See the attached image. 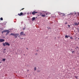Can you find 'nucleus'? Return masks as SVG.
<instances>
[{
	"label": "nucleus",
	"instance_id": "obj_1",
	"mask_svg": "<svg viewBox=\"0 0 79 79\" xmlns=\"http://www.w3.org/2000/svg\"><path fill=\"white\" fill-rule=\"evenodd\" d=\"M19 33H11L10 34V35H13L15 38H17L19 35Z\"/></svg>",
	"mask_w": 79,
	"mask_h": 79
},
{
	"label": "nucleus",
	"instance_id": "obj_2",
	"mask_svg": "<svg viewBox=\"0 0 79 79\" xmlns=\"http://www.w3.org/2000/svg\"><path fill=\"white\" fill-rule=\"evenodd\" d=\"M3 46H4V47L6 45H8V46H10V44H9V43L7 42H5L4 43H3Z\"/></svg>",
	"mask_w": 79,
	"mask_h": 79
},
{
	"label": "nucleus",
	"instance_id": "obj_3",
	"mask_svg": "<svg viewBox=\"0 0 79 79\" xmlns=\"http://www.w3.org/2000/svg\"><path fill=\"white\" fill-rule=\"evenodd\" d=\"M20 35H23V36H26V35L23 32H21L20 33Z\"/></svg>",
	"mask_w": 79,
	"mask_h": 79
},
{
	"label": "nucleus",
	"instance_id": "obj_4",
	"mask_svg": "<svg viewBox=\"0 0 79 79\" xmlns=\"http://www.w3.org/2000/svg\"><path fill=\"white\" fill-rule=\"evenodd\" d=\"M36 13H38V12H35V11H34L32 13V14L33 15H35V14H36Z\"/></svg>",
	"mask_w": 79,
	"mask_h": 79
},
{
	"label": "nucleus",
	"instance_id": "obj_5",
	"mask_svg": "<svg viewBox=\"0 0 79 79\" xmlns=\"http://www.w3.org/2000/svg\"><path fill=\"white\" fill-rule=\"evenodd\" d=\"M18 15L20 16H23V15H24L23 14V13L22 12H21V13H20V14H19V13L18 14Z\"/></svg>",
	"mask_w": 79,
	"mask_h": 79
},
{
	"label": "nucleus",
	"instance_id": "obj_6",
	"mask_svg": "<svg viewBox=\"0 0 79 79\" xmlns=\"http://www.w3.org/2000/svg\"><path fill=\"white\" fill-rule=\"evenodd\" d=\"M5 41V40L3 39H0V42H4Z\"/></svg>",
	"mask_w": 79,
	"mask_h": 79
},
{
	"label": "nucleus",
	"instance_id": "obj_7",
	"mask_svg": "<svg viewBox=\"0 0 79 79\" xmlns=\"http://www.w3.org/2000/svg\"><path fill=\"white\" fill-rule=\"evenodd\" d=\"M74 25H75L76 26V25L77 26H78L79 24V22H78V23H74Z\"/></svg>",
	"mask_w": 79,
	"mask_h": 79
},
{
	"label": "nucleus",
	"instance_id": "obj_8",
	"mask_svg": "<svg viewBox=\"0 0 79 79\" xmlns=\"http://www.w3.org/2000/svg\"><path fill=\"white\" fill-rule=\"evenodd\" d=\"M9 31H8V30H5L3 31L4 32H9Z\"/></svg>",
	"mask_w": 79,
	"mask_h": 79
},
{
	"label": "nucleus",
	"instance_id": "obj_9",
	"mask_svg": "<svg viewBox=\"0 0 79 79\" xmlns=\"http://www.w3.org/2000/svg\"><path fill=\"white\" fill-rule=\"evenodd\" d=\"M35 20V17H33L32 19V21H34Z\"/></svg>",
	"mask_w": 79,
	"mask_h": 79
},
{
	"label": "nucleus",
	"instance_id": "obj_10",
	"mask_svg": "<svg viewBox=\"0 0 79 79\" xmlns=\"http://www.w3.org/2000/svg\"><path fill=\"white\" fill-rule=\"evenodd\" d=\"M41 16H42V17H45V15L42 14Z\"/></svg>",
	"mask_w": 79,
	"mask_h": 79
},
{
	"label": "nucleus",
	"instance_id": "obj_11",
	"mask_svg": "<svg viewBox=\"0 0 79 79\" xmlns=\"http://www.w3.org/2000/svg\"><path fill=\"white\" fill-rule=\"evenodd\" d=\"M60 15H62V16H64V15H65V14L62 13H60Z\"/></svg>",
	"mask_w": 79,
	"mask_h": 79
},
{
	"label": "nucleus",
	"instance_id": "obj_12",
	"mask_svg": "<svg viewBox=\"0 0 79 79\" xmlns=\"http://www.w3.org/2000/svg\"><path fill=\"white\" fill-rule=\"evenodd\" d=\"M7 32V33H6V35H8L9 34V32H10V31H9Z\"/></svg>",
	"mask_w": 79,
	"mask_h": 79
},
{
	"label": "nucleus",
	"instance_id": "obj_13",
	"mask_svg": "<svg viewBox=\"0 0 79 79\" xmlns=\"http://www.w3.org/2000/svg\"><path fill=\"white\" fill-rule=\"evenodd\" d=\"M47 28H48V30H49V29H51V28L50 27H47Z\"/></svg>",
	"mask_w": 79,
	"mask_h": 79
},
{
	"label": "nucleus",
	"instance_id": "obj_14",
	"mask_svg": "<svg viewBox=\"0 0 79 79\" xmlns=\"http://www.w3.org/2000/svg\"><path fill=\"white\" fill-rule=\"evenodd\" d=\"M65 38H68V37H69V36H67V35H66L65 36Z\"/></svg>",
	"mask_w": 79,
	"mask_h": 79
},
{
	"label": "nucleus",
	"instance_id": "obj_15",
	"mask_svg": "<svg viewBox=\"0 0 79 79\" xmlns=\"http://www.w3.org/2000/svg\"><path fill=\"white\" fill-rule=\"evenodd\" d=\"M2 61H5V59H2Z\"/></svg>",
	"mask_w": 79,
	"mask_h": 79
},
{
	"label": "nucleus",
	"instance_id": "obj_16",
	"mask_svg": "<svg viewBox=\"0 0 79 79\" xmlns=\"http://www.w3.org/2000/svg\"><path fill=\"white\" fill-rule=\"evenodd\" d=\"M73 54H74V53H75V52H74V51H73L72 52Z\"/></svg>",
	"mask_w": 79,
	"mask_h": 79
},
{
	"label": "nucleus",
	"instance_id": "obj_17",
	"mask_svg": "<svg viewBox=\"0 0 79 79\" xmlns=\"http://www.w3.org/2000/svg\"><path fill=\"white\" fill-rule=\"evenodd\" d=\"M0 20H1V21H3V18H0Z\"/></svg>",
	"mask_w": 79,
	"mask_h": 79
},
{
	"label": "nucleus",
	"instance_id": "obj_18",
	"mask_svg": "<svg viewBox=\"0 0 79 79\" xmlns=\"http://www.w3.org/2000/svg\"><path fill=\"white\" fill-rule=\"evenodd\" d=\"M75 78L77 79V77H78L77 76H75Z\"/></svg>",
	"mask_w": 79,
	"mask_h": 79
},
{
	"label": "nucleus",
	"instance_id": "obj_19",
	"mask_svg": "<svg viewBox=\"0 0 79 79\" xmlns=\"http://www.w3.org/2000/svg\"><path fill=\"white\" fill-rule=\"evenodd\" d=\"M36 67H35L34 68V69L35 71V70H36Z\"/></svg>",
	"mask_w": 79,
	"mask_h": 79
},
{
	"label": "nucleus",
	"instance_id": "obj_20",
	"mask_svg": "<svg viewBox=\"0 0 79 79\" xmlns=\"http://www.w3.org/2000/svg\"><path fill=\"white\" fill-rule=\"evenodd\" d=\"M78 31V33H79V28H77Z\"/></svg>",
	"mask_w": 79,
	"mask_h": 79
},
{
	"label": "nucleus",
	"instance_id": "obj_21",
	"mask_svg": "<svg viewBox=\"0 0 79 79\" xmlns=\"http://www.w3.org/2000/svg\"><path fill=\"white\" fill-rule=\"evenodd\" d=\"M48 15V13H46V15Z\"/></svg>",
	"mask_w": 79,
	"mask_h": 79
},
{
	"label": "nucleus",
	"instance_id": "obj_22",
	"mask_svg": "<svg viewBox=\"0 0 79 79\" xmlns=\"http://www.w3.org/2000/svg\"><path fill=\"white\" fill-rule=\"evenodd\" d=\"M68 26L69 27V28L70 27V25H68Z\"/></svg>",
	"mask_w": 79,
	"mask_h": 79
},
{
	"label": "nucleus",
	"instance_id": "obj_23",
	"mask_svg": "<svg viewBox=\"0 0 79 79\" xmlns=\"http://www.w3.org/2000/svg\"><path fill=\"white\" fill-rule=\"evenodd\" d=\"M70 39H73V37H70Z\"/></svg>",
	"mask_w": 79,
	"mask_h": 79
},
{
	"label": "nucleus",
	"instance_id": "obj_24",
	"mask_svg": "<svg viewBox=\"0 0 79 79\" xmlns=\"http://www.w3.org/2000/svg\"><path fill=\"white\" fill-rule=\"evenodd\" d=\"M68 24V23L67 22H65V24Z\"/></svg>",
	"mask_w": 79,
	"mask_h": 79
},
{
	"label": "nucleus",
	"instance_id": "obj_25",
	"mask_svg": "<svg viewBox=\"0 0 79 79\" xmlns=\"http://www.w3.org/2000/svg\"><path fill=\"white\" fill-rule=\"evenodd\" d=\"M37 72H40V70H38L37 71Z\"/></svg>",
	"mask_w": 79,
	"mask_h": 79
},
{
	"label": "nucleus",
	"instance_id": "obj_26",
	"mask_svg": "<svg viewBox=\"0 0 79 79\" xmlns=\"http://www.w3.org/2000/svg\"><path fill=\"white\" fill-rule=\"evenodd\" d=\"M24 8H23L21 10H24Z\"/></svg>",
	"mask_w": 79,
	"mask_h": 79
},
{
	"label": "nucleus",
	"instance_id": "obj_27",
	"mask_svg": "<svg viewBox=\"0 0 79 79\" xmlns=\"http://www.w3.org/2000/svg\"><path fill=\"white\" fill-rule=\"evenodd\" d=\"M23 30H25V28H23Z\"/></svg>",
	"mask_w": 79,
	"mask_h": 79
},
{
	"label": "nucleus",
	"instance_id": "obj_28",
	"mask_svg": "<svg viewBox=\"0 0 79 79\" xmlns=\"http://www.w3.org/2000/svg\"><path fill=\"white\" fill-rule=\"evenodd\" d=\"M20 39H23V38H20Z\"/></svg>",
	"mask_w": 79,
	"mask_h": 79
},
{
	"label": "nucleus",
	"instance_id": "obj_29",
	"mask_svg": "<svg viewBox=\"0 0 79 79\" xmlns=\"http://www.w3.org/2000/svg\"><path fill=\"white\" fill-rule=\"evenodd\" d=\"M3 32H3V31H2V34H3Z\"/></svg>",
	"mask_w": 79,
	"mask_h": 79
},
{
	"label": "nucleus",
	"instance_id": "obj_30",
	"mask_svg": "<svg viewBox=\"0 0 79 79\" xmlns=\"http://www.w3.org/2000/svg\"><path fill=\"white\" fill-rule=\"evenodd\" d=\"M4 50H6V49H4Z\"/></svg>",
	"mask_w": 79,
	"mask_h": 79
},
{
	"label": "nucleus",
	"instance_id": "obj_31",
	"mask_svg": "<svg viewBox=\"0 0 79 79\" xmlns=\"http://www.w3.org/2000/svg\"><path fill=\"white\" fill-rule=\"evenodd\" d=\"M71 50H73V49H71Z\"/></svg>",
	"mask_w": 79,
	"mask_h": 79
},
{
	"label": "nucleus",
	"instance_id": "obj_32",
	"mask_svg": "<svg viewBox=\"0 0 79 79\" xmlns=\"http://www.w3.org/2000/svg\"><path fill=\"white\" fill-rule=\"evenodd\" d=\"M77 47V48H78V47Z\"/></svg>",
	"mask_w": 79,
	"mask_h": 79
},
{
	"label": "nucleus",
	"instance_id": "obj_33",
	"mask_svg": "<svg viewBox=\"0 0 79 79\" xmlns=\"http://www.w3.org/2000/svg\"><path fill=\"white\" fill-rule=\"evenodd\" d=\"M27 48V50H28V48Z\"/></svg>",
	"mask_w": 79,
	"mask_h": 79
},
{
	"label": "nucleus",
	"instance_id": "obj_34",
	"mask_svg": "<svg viewBox=\"0 0 79 79\" xmlns=\"http://www.w3.org/2000/svg\"><path fill=\"white\" fill-rule=\"evenodd\" d=\"M27 71H29V70H28H28H27Z\"/></svg>",
	"mask_w": 79,
	"mask_h": 79
},
{
	"label": "nucleus",
	"instance_id": "obj_35",
	"mask_svg": "<svg viewBox=\"0 0 79 79\" xmlns=\"http://www.w3.org/2000/svg\"><path fill=\"white\" fill-rule=\"evenodd\" d=\"M69 36V37H70L69 36H69Z\"/></svg>",
	"mask_w": 79,
	"mask_h": 79
},
{
	"label": "nucleus",
	"instance_id": "obj_36",
	"mask_svg": "<svg viewBox=\"0 0 79 79\" xmlns=\"http://www.w3.org/2000/svg\"><path fill=\"white\" fill-rule=\"evenodd\" d=\"M30 14L31 15V13L30 12Z\"/></svg>",
	"mask_w": 79,
	"mask_h": 79
},
{
	"label": "nucleus",
	"instance_id": "obj_37",
	"mask_svg": "<svg viewBox=\"0 0 79 79\" xmlns=\"http://www.w3.org/2000/svg\"><path fill=\"white\" fill-rule=\"evenodd\" d=\"M18 37H20L19 36Z\"/></svg>",
	"mask_w": 79,
	"mask_h": 79
},
{
	"label": "nucleus",
	"instance_id": "obj_38",
	"mask_svg": "<svg viewBox=\"0 0 79 79\" xmlns=\"http://www.w3.org/2000/svg\"><path fill=\"white\" fill-rule=\"evenodd\" d=\"M78 39L79 40V38H78Z\"/></svg>",
	"mask_w": 79,
	"mask_h": 79
},
{
	"label": "nucleus",
	"instance_id": "obj_39",
	"mask_svg": "<svg viewBox=\"0 0 79 79\" xmlns=\"http://www.w3.org/2000/svg\"><path fill=\"white\" fill-rule=\"evenodd\" d=\"M24 56L25 55V54H24Z\"/></svg>",
	"mask_w": 79,
	"mask_h": 79
},
{
	"label": "nucleus",
	"instance_id": "obj_40",
	"mask_svg": "<svg viewBox=\"0 0 79 79\" xmlns=\"http://www.w3.org/2000/svg\"><path fill=\"white\" fill-rule=\"evenodd\" d=\"M75 49H76V48H75Z\"/></svg>",
	"mask_w": 79,
	"mask_h": 79
},
{
	"label": "nucleus",
	"instance_id": "obj_41",
	"mask_svg": "<svg viewBox=\"0 0 79 79\" xmlns=\"http://www.w3.org/2000/svg\"><path fill=\"white\" fill-rule=\"evenodd\" d=\"M0 67H1V66H0Z\"/></svg>",
	"mask_w": 79,
	"mask_h": 79
},
{
	"label": "nucleus",
	"instance_id": "obj_42",
	"mask_svg": "<svg viewBox=\"0 0 79 79\" xmlns=\"http://www.w3.org/2000/svg\"><path fill=\"white\" fill-rule=\"evenodd\" d=\"M20 11H21V10H20Z\"/></svg>",
	"mask_w": 79,
	"mask_h": 79
}]
</instances>
